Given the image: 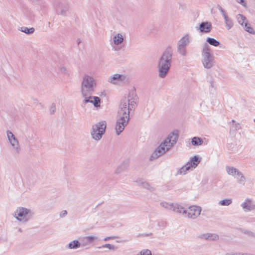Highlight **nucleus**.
Masks as SVG:
<instances>
[{"label":"nucleus","mask_w":255,"mask_h":255,"mask_svg":"<svg viewBox=\"0 0 255 255\" xmlns=\"http://www.w3.org/2000/svg\"><path fill=\"white\" fill-rule=\"evenodd\" d=\"M137 102V96L135 89L130 90L127 96L122 99L115 126L117 135H120L128 125L129 120L130 111L136 107Z\"/></svg>","instance_id":"1"},{"label":"nucleus","mask_w":255,"mask_h":255,"mask_svg":"<svg viewBox=\"0 0 255 255\" xmlns=\"http://www.w3.org/2000/svg\"><path fill=\"white\" fill-rule=\"evenodd\" d=\"M178 138V131L175 130L170 132L153 151L150 157V159L151 160L156 159L165 154L176 143Z\"/></svg>","instance_id":"2"},{"label":"nucleus","mask_w":255,"mask_h":255,"mask_svg":"<svg viewBox=\"0 0 255 255\" xmlns=\"http://www.w3.org/2000/svg\"><path fill=\"white\" fill-rule=\"evenodd\" d=\"M172 56V48L169 46L164 51L158 62L157 69L159 77L164 78L167 75L171 65Z\"/></svg>","instance_id":"3"},{"label":"nucleus","mask_w":255,"mask_h":255,"mask_svg":"<svg viewBox=\"0 0 255 255\" xmlns=\"http://www.w3.org/2000/svg\"><path fill=\"white\" fill-rule=\"evenodd\" d=\"M97 80L91 74L85 73L81 79L80 91L81 96L93 94L97 87Z\"/></svg>","instance_id":"4"},{"label":"nucleus","mask_w":255,"mask_h":255,"mask_svg":"<svg viewBox=\"0 0 255 255\" xmlns=\"http://www.w3.org/2000/svg\"><path fill=\"white\" fill-rule=\"evenodd\" d=\"M12 216L19 223L25 224L32 219L34 212L30 208L20 206L12 212Z\"/></svg>","instance_id":"5"},{"label":"nucleus","mask_w":255,"mask_h":255,"mask_svg":"<svg viewBox=\"0 0 255 255\" xmlns=\"http://www.w3.org/2000/svg\"><path fill=\"white\" fill-rule=\"evenodd\" d=\"M202 63L206 69H210L215 64L214 56L211 52V49L207 43H205L202 50Z\"/></svg>","instance_id":"6"},{"label":"nucleus","mask_w":255,"mask_h":255,"mask_svg":"<svg viewBox=\"0 0 255 255\" xmlns=\"http://www.w3.org/2000/svg\"><path fill=\"white\" fill-rule=\"evenodd\" d=\"M200 159L198 156H194L182 167L178 169L176 176L185 175L193 170L199 164Z\"/></svg>","instance_id":"7"},{"label":"nucleus","mask_w":255,"mask_h":255,"mask_svg":"<svg viewBox=\"0 0 255 255\" xmlns=\"http://www.w3.org/2000/svg\"><path fill=\"white\" fill-rule=\"evenodd\" d=\"M106 128L105 121H101L93 125L90 131L92 138L96 141L100 140L105 133Z\"/></svg>","instance_id":"8"},{"label":"nucleus","mask_w":255,"mask_h":255,"mask_svg":"<svg viewBox=\"0 0 255 255\" xmlns=\"http://www.w3.org/2000/svg\"><path fill=\"white\" fill-rule=\"evenodd\" d=\"M107 81L111 84L122 86L128 83L129 79L125 74L115 73L109 76Z\"/></svg>","instance_id":"9"},{"label":"nucleus","mask_w":255,"mask_h":255,"mask_svg":"<svg viewBox=\"0 0 255 255\" xmlns=\"http://www.w3.org/2000/svg\"><path fill=\"white\" fill-rule=\"evenodd\" d=\"M6 135L8 142L13 153L15 154H19L21 151V148L18 139L14 134L9 130L6 131Z\"/></svg>","instance_id":"10"},{"label":"nucleus","mask_w":255,"mask_h":255,"mask_svg":"<svg viewBox=\"0 0 255 255\" xmlns=\"http://www.w3.org/2000/svg\"><path fill=\"white\" fill-rule=\"evenodd\" d=\"M92 94H88L86 96H82L84 98L82 103L86 105L88 103L92 104L97 109L100 108L101 100L99 97L91 96Z\"/></svg>","instance_id":"11"},{"label":"nucleus","mask_w":255,"mask_h":255,"mask_svg":"<svg viewBox=\"0 0 255 255\" xmlns=\"http://www.w3.org/2000/svg\"><path fill=\"white\" fill-rule=\"evenodd\" d=\"M202 211V208L199 206H190L186 211V217L191 219H196L199 217Z\"/></svg>","instance_id":"12"},{"label":"nucleus","mask_w":255,"mask_h":255,"mask_svg":"<svg viewBox=\"0 0 255 255\" xmlns=\"http://www.w3.org/2000/svg\"><path fill=\"white\" fill-rule=\"evenodd\" d=\"M124 41V35L120 33H117L113 36L112 39L110 41L111 46L115 51L119 49L118 47L121 45Z\"/></svg>","instance_id":"13"},{"label":"nucleus","mask_w":255,"mask_h":255,"mask_svg":"<svg viewBox=\"0 0 255 255\" xmlns=\"http://www.w3.org/2000/svg\"><path fill=\"white\" fill-rule=\"evenodd\" d=\"M245 212H251L255 210V203L251 198H246L241 204Z\"/></svg>","instance_id":"14"},{"label":"nucleus","mask_w":255,"mask_h":255,"mask_svg":"<svg viewBox=\"0 0 255 255\" xmlns=\"http://www.w3.org/2000/svg\"><path fill=\"white\" fill-rule=\"evenodd\" d=\"M54 9L57 14L63 16L67 15L68 7L65 4L61 2H58L55 4Z\"/></svg>","instance_id":"15"},{"label":"nucleus","mask_w":255,"mask_h":255,"mask_svg":"<svg viewBox=\"0 0 255 255\" xmlns=\"http://www.w3.org/2000/svg\"><path fill=\"white\" fill-rule=\"evenodd\" d=\"M200 239L205 240L209 241H217L219 239L218 234L215 233H205L198 236Z\"/></svg>","instance_id":"16"},{"label":"nucleus","mask_w":255,"mask_h":255,"mask_svg":"<svg viewBox=\"0 0 255 255\" xmlns=\"http://www.w3.org/2000/svg\"><path fill=\"white\" fill-rule=\"evenodd\" d=\"M219 9L221 12L222 16L224 17L227 28L228 30L230 29L233 27L234 25L232 19L228 16L226 12L222 8V7L220 6Z\"/></svg>","instance_id":"17"},{"label":"nucleus","mask_w":255,"mask_h":255,"mask_svg":"<svg viewBox=\"0 0 255 255\" xmlns=\"http://www.w3.org/2000/svg\"><path fill=\"white\" fill-rule=\"evenodd\" d=\"M192 41V37L190 34H184L178 41L177 44L182 46L187 47Z\"/></svg>","instance_id":"18"},{"label":"nucleus","mask_w":255,"mask_h":255,"mask_svg":"<svg viewBox=\"0 0 255 255\" xmlns=\"http://www.w3.org/2000/svg\"><path fill=\"white\" fill-rule=\"evenodd\" d=\"M212 29V24L209 22H203L200 23L199 30L201 33H209Z\"/></svg>","instance_id":"19"},{"label":"nucleus","mask_w":255,"mask_h":255,"mask_svg":"<svg viewBox=\"0 0 255 255\" xmlns=\"http://www.w3.org/2000/svg\"><path fill=\"white\" fill-rule=\"evenodd\" d=\"M187 209H185L182 205L176 203L174 205L173 211L178 214L183 215L186 217Z\"/></svg>","instance_id":"20"},{"label":"nucleus","mask_w":255,"mask_h":255,"mask_svg":"<svg viewBox=\"0 0 255 255\" xmlns=\"http://www.w3.org/2000/svg\"><path fill=\"white\" fill-rule=\"evenodd\" d=\"M138 185L141 186L143 188L148 190L151 191H153L154 190V187H153L147 181H145L142 179H138L136 181Z\"/></svg>","instance_id":"21"},{"label":"nucleus","mask_w":255,"mask_h":255,"mask_svg":"<svg viewBox=\"0 0 255 255\" xmlns=\"http://www.w3.org/2000/svg\"><path fill=\"white\" fill-rule=\"evenodd\" d=\"M226 170L229 175L233 176L234 178L240 172L237 168L232 166H227Z\"/></svg>","instance_id":"22"},{"label":"nucleus","mask_w":255,"mask_h":255,"mask_svg":"<svg viewBox=\"0 0 255 255\" xmlns=\"http://www.w3.org/2000/svg\"><path fill=\"white\" fill-rule=\"evenodd\" d=\"M235 178L237 179L238 183L241 185H244L246 182L245 176L241 171L239 172V174L236 176Z\"/></svg>","instance_id":"23"},{"label":"nucleus","mask_w":255,"mask_h":255,"mask_svg":"<svg viewBox=\"0 0 255 255\" xmlns=\"http://www.w3.org/2000/svg\"><path fill=\"white\" fill-rule=\"evenodd\" d=\"M81 246L80 243L78 240H74L70 242L67 245L69 249H77Z\"/></svg>","instance_id":"24"},{"label":"nucleus","mask_w":255,"mask_h":255,"mask_svg":"<svg viewBox=\"0 0 255 255\" xmlns=\"http://www.w3.org/2000/svg\"><path fill=\"white\" fill-rule=\"evenodd\" d=\"M177 51L178 53L182 56L185 57L188 55V52L186 47L182 46L177 44Z\"/></svg>","instance_id":"25"},{"label":"nucleus","mask_w":255,"mask_h":255,"mask_svg":"<svg viewBox=\"0 0 255 255\" xmlns=\"http://www.w3.org/2000/svg\"><path fill=\"white\" fill-rule=\"evenodd\" d=\"M174 205V203L166 201L161 202L160 203V206L170 211H173Z\"/></svg>","instance_id":"26"},{"label":"nucleus","mask_w":255,"mask_h":255,"mask_svg":"<svg viewBox=\"0 0 255 255\" xmlns=\"http://www.w3.org/2000/svg\"><path fill=\"white\" fill-rule=\"evenodd\" d=\"M233 203V200L231 198L225 199L222 200H220L218 202V205L219 206H228L232 204Z\"/></svg>","instance_id":"27"},{"label":"nucleus","mask_w":255,"mask_h":255,"mask_svg":"<svg viewBox=\"0 0 255 255\" xmlns=\"http://www.w3.org/2000/svg\"><path fill=\"white\" fill-rule=\"evenodd\" d=\"M191 143L194 146L201 145L203 143V140L200 137L195 136L192 138Z\"/></svg>","instance_id":"28"},{"label":"nucleus","mask_w":255,"mask_h":255,"mask_svg":"<svg viewBox=\"0 0 255 255\" xmlns=\"http://www.w3.org/2000/svg\"><path fill=\"white\" fill-rule=\"evenodd\" d=\"M84 239L86 243L91 244L95 241H97L98 240V238L95 236H90L84 237Z\"/></svg>","instance_id":"29"},{"label":"nucleus","mask_w":255,"mask_h":255,"mask_svg":"<svg viewBox=\"0 0 255 255\" xmlns=\"http://www.w3.org/2000/svg\"><path fill=\"white\" fill-rule=\"evenodd\" d=\"M59 72L61 74L65 75L67 76L70 75V74L71 73L70 70L63 65L61 66L60 67Z\"/></svg>","instance_id":"30"},{"label":"nucleus","mask_w":255,"mask_h":255,"mask_svg":"<svg viewBox=\"0 0 255 255\" xmlns=\"http://www.w3.org/2000/svg\"><path fill=\"white\" fill-rule=\"evenodd\" d=\"M98 248L100 249L102 248H108L109 250L113 251H116L117 249V247L110 244L103 245L102 246L98 247Z\"/></svg>","instance_id":"31"},{"label":"nucleus","mask_w":255,"mask_h":255,"mask_svg":"<svg viewBox=\"0 0 255 255\" xmlns=\"http://www.w3.org/2000/svg\"><path fill=\"white\" fill-rule=\"evenodd\" d=\"M237 19L238 22L243 26H244V24H245V23L247 22L246 17L242 14H238L237 15Z\"/></svg>","instance_id":"32"},{"label":"nucleus","mask_w":255,"mask_h":255,"mask_svg":"<svg viewBox=\"0 0 255 255\" xmlns=\"http://www.w3.org/2000/svg\"><path fill=\"white\" fill-rule=\"evenodd\" d=\"M207 42H208L210 45L216 47L220 45V42L213 38H207Z\"/></svg>","instance_id":"33"},{"label":"nucleus","mask_w":255,"mask_h":255,"mask_svg":"<svg viewBox=\"0 0 255 255\" xmlns=\"http://www.w3.org/2000/svg\"><path fill=\"white\" fill-rule=\"evenodd\" d=\"M34 30L35 29L33 27H31L30 28L27 27H21V31L22 32L28 34H32L34 32Z\"/></svg>","instance_id":"34"},{"label":"nucleus","mask_w":255,"mask_h":255,"mask_svg":"<svg viewBox=\"0 0 255 255\" xmlns=\"http://www.w3.org/2000/svg\"><path fill=\"white\" fill-rule=\"evenodd\" d=\"M245 29L250 33H254V29L248 24L247 22L245 23V25L243 26Z\"/></svg>","instance_id":"35"},{"label":"nucleus","mask_w":255,"mask_h":255,"mask_svg":"<svg viewBox=\"0 0 255 255\" xmlns=\"http://www.w3.org/2000/svg\"><path fill=\"white\" fill-rule=\"evenodd\" d=\"M137 255H151V253L148 250H143Z\"/></svg>","instance_id":"36"},{"label":"nucleus","mask_w":255,"mask_h":255,"mask_svg":"<svg viewBox=\"0 0 255 255\" xmlns=\"http://www.w3.org/2000/svg\"><path fill=\"white\" fill-rule=\"evenodd\" d=\"M244 233L251 237H255V234L250 231L246 230Z\"/></svg>","instance_id":"37"},{"label":"nucleus","mask_w":255,"mask_h":255,"mask_svg":"<svg viewBox=\"0 0 255 255\" xmlns=\"http://www.w3.org/2000/svg\"><path fill=\"white\" fill-rule=\"evenodd\" d=\"M56 109V105L54 104H52L50 107V112L51 114H53Z\"/></svg>","instance_id":"38"},{"label":"nucleus","mask_w":255,"mask_h":255,"mask_svg":"<svg viewBox=\"0 0 255 255\" xmlns=\"http://www.w3.org/2000/svg\"><path fill=\"white\" fill-rule=\"evenodd\" d=\"M67 214V212L66 210H63L62 211L60 214H59V216L61 217V218H63Z\"/></svg>","instance_id":"39"},{"label":"nucleus","mask_w":255,"mask_h":255,"mask_svg":"<svg viewBox=\"0 0 255 255\" xmlns=\"http://www.w3.org/2000/svg\"><path fill=\"white\" fill-rule=\"evenodd\" d=\"M245 254L242 253L238 252V253H227L226 255H245Z\"/></svg>","instance_id":"40"},{"label":"nucleus","mask_w":255,"mask_h":255,"mask_svg":"<svg viewBox=\"0 0 255 255\" xmlns=\"http://www.w3.org/2000/svg\"><path fill=\"white\" fill-rule=\"evenodd\" d=\"M116 238V237L115 236H111V237H107L106 238H105L103 240L104 241H108L110 240H114Z\"/></svg>","instance_id":"41"},{"label":"nucleus","mask_w":255,"mask_h":255,"mask_svg":"<svg viewBox=\"0 0 255 255\" xmlns=\"http://www.w3.org/2000/svg\"><path fill=\"white\" fill-rule=\"evenodd\" d=\"M237 1L243 5H245V1L244 0H237Z\"/></svg>","instance_id":"42"},{"label":"nucleus","mask_w":255,"mask_h":255,"mask_svg":"<svg viewBox=\"0 0 255 255\" xmlns=\"http://www.w3.org/2000/svg\"><path fill=\"white\" fill-rule=\"evenodd\" d=\"M32 2H37L39 0H30Z\"/></svg>","instance_id":"43"},{"label":"nucleus","mask_w":255,"mask_h":255,"mask_svg":"<svg viewBox=\"0 0 255 255\" xmlns=\"http://www.w3.org/2000/svg\"><path fill=\"white\" fill-rule=\"evenodd\" d=\"M254 122H255V119H254Z\"/></svg>","instance_id":"44"}]
</instances>
